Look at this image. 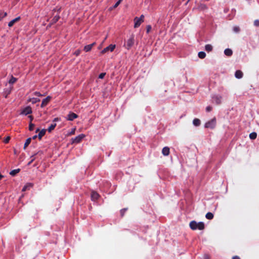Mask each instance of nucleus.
<instances>
[{
	"instance_id": "obj_1",
	"label": "nucleus",
	"mask_w": 259,
	"mask_h": 259,
	"mask_svg": "<svg viewBox=\"0 0 259 259\" xmlns=\"http://www.w3.org/2000/svg\"><path fill=\"white\" fill-rule=\"evenodd\" d=\"M189 227L192 230H196L197 229L203 230L205 228V225L202 222L197 223L195 221H192L189 223Z\"/></svg>"
},
{
	"instance_id": "obj_2",
	"label": "nucleus",
	"mask_w": 259,
	"mask_h": 259,
	"mask_svg": "<svg viewBox=\"0 0 259 259\" xmlns=\"http://www.w3.org/2000/svg\"><path fill=\"white\" fill-rule=\"evenodd\" d=\"M135 44V36L133 34L131 35L130 38L125 41L124 44V47L125 49L129 50L134 46Z\"/></svg>"
},
{
	"instance_id": "obj_3",
	"label": "nucleus",
	"mask_w": 259,
	"mask_h": 259,
	"mask_svg": "<svg viewBox=\"0 0 259 259\" xmlns=\"http://www.w3.org/2000/svg\"><path fill=\"white\" fill-rule=\"evenodd\" d=\"M216 118L214 117L210 120H209L205 124V127L208 128L213 129L216 125Z\"/></svg>"
},
{
	"instance_id": "obj_4",
	"label": "nucleus",
	"mask_w": 259,
	"mask_h": 259,
	"mask_svg": "<svg viewBox=\"0 0 259 259\" xmlns=\"http://www.w3.org/2000/svg\"><path fill=\"white\" fill-rule=\"evenodd\" d=\"M115 48V45H110L109 46L107 47L106 48H104L101 52L102 54H104L106 53L108 51L112 52L114 51V50Z\"/></svg>"
},
{
	"instance_id": "obj_5",
	"label": "nucleus",
	"mask_w": 259,
	"mask_h": 259,
	"mask_svg": "<svg viewBox=\"0 0 259 259\" xmlns=\"http://www.w3.org/2000/svg\"><path fill=\"white\" fill-rule=\"evenodd\" d=\"M85 137L84 135L83 134H80L78 135V136L76 137L74 139H72V143H79L81 142V141L82 140V139Z\"/></svg>"
},
{
	"instance_id": "obj_6",
	"label": "nucleus",
	"mask_w": 259,
	"mask_h": 259,
	"mask_svg": "<svg viewBox=\"0 0 259 259\" xmlns=\"http://www.w3.org/2000/svg\"><path fill=\"white\" fill-rule=\"evenodd\" d=\"M51 97H50V96H48L47 98L43 99L42 101V103L41 104L40 107L41 108L45 107L50 102V101H51Z\"/></svg>"
},
{
	"instance_id": "obj_7",
	"label": "nucleus",
	"mask_w": 259,
	"mask_h": 259,
	"mask_svg": "<svg viewBox=\"0 0 259 259\" xmlns=\"http://www.w3.org/2000/svg\"><path fill=\"white\" fill-rule=\"evenodd\" d=\"M32 113V109L30 106H27L21 112V114L24 115H28Z\"/></svg>"
},
{
	"instance_id": "obj_8",
	"label": "nucleus",
	"mask_w": 259,
	"mask_h": 259,
	"mask_svg": "<svg viewBox=\"0 0 259 259\" xmlns=\"http://www.w3.org/2000/svg\"><path fill=\"white\" fill-rule=\"evenodd\" d=\"M77 117L78 115L76 114L73 112H70L68 115L67 119L68 120L72 121L74 119L76 118Z\"/></svg>"
},
{
	"instance_id": "obj_9",
	"label": "nucleus",
	"mask_w": 259,
	"mask_h": 259,
	"mask_svg": "<svg viewBox=\"0 0 259 259\" xmlns=\"http://www.w3.org/2000/svg\"><path fill=\"white\" fill-rule=\"evenodd\" d=\"M134 22H135L134 27L138 28L140 26L141 24L143 22V21H141L139 19V17H136L134 19Z\"/></svg>"
},
{
	"instance_id": "obj_10",
	"label": "nucleus",
	"mask_w": 259,
	"mask_h": 259,
	"mask_svg": "<svg viewBox=\"0 0 259 259\" xmlns=\"http://www.w3.org/2000/svg\"><path fill=\"white\" fill-rule=\"evenodd\" d=\"M162 153L164 156H168L169 154V148L164 147L162 150Z\"/></svg>"
},
{
	"instance_id": "obj_11",
	"label": "nucleus",
	"mask_w": 259,
	"mask_h": 259,
	"mask_svg": "<svg viewBox=\"0 0 259 259\" xmlns=\"http://www.w3.org/2000/svg\"><path fill=\"white\" fill-rule=\"evenodd\" d=\"M99 197V195L96 192H92L91 193V198L93 201L97 200Z\"/></svg>"
},
{
	"instance_id": "obj_12",
	"label": "nucleus",
	"mask_w": 259,
	"mask_h": 259,
	"mask_svg": "<svg viewBox=\"0 0 259 259\" xmlns=\"http://www.w3.org/2000/svg\"><path fill=\"white\" fill-rule=\"evenodd\" d=\"M20 20V17H18L15 19H14L13 20H11L8 24V26L9 27H12L14 25V24L18 22V21H19Z\"/></svg>"
},
{
	"instance_id": "obj_13",
	"label": "nucleus",
	"mask_w": 259,
	"mask_h": 259,
	"mask_svg": "<svg viewBox=\"0 0 259 259\" xmlns=\"http://www.w3.org/2000/svg\"><path fill=\"white\" fill-rule=\"evenodd\" d=\"M95 45V42H93L91 44H90V45H87L85 46L84 47V50L86 52H89L91 50L92 48H93V47Z\"/></svg>"
},
{
	"instance_id": "obj_14",
	"label": "nucleus",
	"mask_w": 259,
	"mask_h": 259,
	"mask_svg": "<svg viewBox=\"0 0 259 259\" xmlns=\"http://www.w3.org/2000/svg\"><path fill=\"white\" fill-rule=\"evenodd\" d=\"M60 19L59 15L55 16L51 20L50 25H53L56 23Z\"/></svg>"
},
{
	"instance_id": "obj_15",
	"label": "nucleus",
	"mask_w": 259,
	"mask_h": 259,
	"mask_svg": "<svg viewBox=\"0 0 259 259\" xmlns=\"http://www.w3.org/2000/svg\"><path fill=\"white\" fill-rule=\"evenodd\" d=\"M235 76L237 78H241L243 77V73L241 70H237L235 72Z\"/></svg>"
},
{
	"instance_id": "obj_16",
	"label": "nucleus",
	"mask_w": 259,
	"mask_h": 259,
	"mask_svg": "<svg viewBox=\"0 0 259 259\" xmlns=\"http://www.w3.org/2000/svg\"><path fill=\"white\" fill-rule=\"evenodd\" d=\"M32 187L33 184L32 183H27L22 188V191H25L27 190H28L30 188H32Z\"/></svg>"
},
{
	"instance_id": "obj_17",
	"label": "nucleus",
	"mask_w": 259,
	"mask_h": 259,
	"mask_svg": "<svg viewBox=\"0 0 259 259\" xmlns=\"http://www.w3.org/2000/svg\"><path fill=\"white\" fill-rule=\"evenodd\" d=\"M224 54L227 56H231L233 54V52L230 49H226L224 51Z\"/></svg>"
},
{
	"instance_id": "obj_18",
	"label": "nucleus",
	"mask_w": 259,
	"mask_h": 259,
	"mask_svg": "<svg viewBox=\"0 0 259 259\" xmlns=\"http://www.w3.org/2000/svg\"><path fill=\"white\" fill-rule=\"evenodd\" d=\"M213 100L215 101L217 104H220L221 103L222 97L220 96H215L213 98Z\"/></svg>"
},
{
	"instance_id": "obj_19",
	"label": "nucleus",
	"mask_w": 259,
	"mask_h": 259,
	"mask_svg": "<svg viewBox=\"0 0 259 259\" xmlns=\"http://www.w3.org/2000/svg\"><path fill=\"white\" fill-rule=\"evenodd\" d=\"M46 132V130L45 129H43L39 132L38 134V138L39 140H41L42 137L45 135Z\"/></svg>"
},
{
	"instance_id": "obj_20",
	"label": "nucleus",
	"mask_w": 259,
	"mask_h": 259,
	"mask_svg": "<svg viewBox=\"0 0 259 259\" xmlns=\"http://www.w3.org/2000/svg\"><path fill=\"white\" fill-rule=\"evenodd\" d=\"M28 102H31L32 104H35L37 102H38L40 101V99L36 98H30L28 100Z\"/></svg>"
},
{
	"instance_id": "obj_21",
	"label": "nucleus",
	"mask_w": 259,
	"mask_h": 259,
	"mask_svg": "<svg viewBox=\"0 0 259 259\" xmlns=\"http://www.w3.org/2000/svg\"><path fill=\"white\" fill-rule=\"evenodd\" d=\"M20 171V169L19 168H18V169H14V170H12V171H10V174L12 176H15L16 174H17L19 171Z\"/></svg>"
},
{
	"instance_id": "obj_22",
	"label": "nucleus",
	"mask_w": 259,
	"mask_h": 259,
	"mask_svg": "<svg viewBox=\"0 0 259 259\" xmlns=\"http://www.w3.org/2000/svg\"><path fill=\"white\" fill-rule=\"evenodd\" d=\"M56 126V123H52L48 128V131L49 133L51 132Z\"/></svg>"
},
{
	"instance_id": "obj_23",
	"label": "nucleus",
	"mask_w": 259,
	"mask_h": 259,
	"mask_svg": "<svg viewBox=\"0 0 259 259\" xmlns=\"http://www.w3.org/2000/svg\"><path fill=\"white\" fill-rule=\"evenodd\" d=\"M205 50L206 51L209 52L212 50V46L209 44L206 45L205 46Z\"/></svg>"
},
{
	"instance_id": "obj_24",
	"label": "nucleus",
	"mask_w": 259,
	"mask_h": 259,
	"mask_svg": "<svg viewBox=\"0 0 259 259\" xmlns=\"http://www.w3.org/2000/svg\"><path fill=\"white\" fill-rule=\"evenodd\" d=\"M200 120L198 118H195L193 121V123L195 126H199L200 124Z\"/></svg>"
},
{
	"instance_id": "obj_25",
	"label": "nucleus",
	"mask_w": 259,
	"mask_h": 259,
	"mask_svg": "<svg viewBox=\"0 0 259 259\" xmlns=\"http://www.w3.org/2000/svg\"><path fill=\"white\" fill-rule=\"evenodd\" d=\"M205 217L208 220H212L213 218V214L212 213L208 212L206 214Z\"/></svg>"
},
{
	"instance_id": "obj_26",
	"label": "nucleus",
	"mask_w": 259,
	"mask_h": 259,
	"mask_svg": "<svg viewBox=\"0 0 259 259\" xmlns=\"http://www.w3.org/2000/svg\"><path fill=\"white\" fill-rule=\"evenodd\" d=\"M31 138H28L26 141H25V143L24 144V149H25L30 144V142H31Z\"/></svg>"
},
{
	"instance_id": "obj_27",
	"label": "nucleus",
	"mask_w": 259,
	"mask_h": 259,
	"mask_svg": "<svg viewBox=\"0 0 259 259\" xmlns=\"http://www.w3.org/2000/svg\"><path fill=\"white\" fill-rule=\"evenodd\" d=\"M257 134L255 132H252L249 134V138L251 140H254L256 138Z\"/></svg>"
},
{
	"instance_id": "obj_28",
	"label": "nucleus",
	"mask_w": 259,
	"mask_h": 259,
	"mask_svg": "<svg viewBox=\"0 0 259 259\" xmlns=\"http://www.w3.org/2000/svg\"><path fill=\"white\" fill-rule=\"evenodd\" d=\"M198 56L199 58L203 59L206 56V54L204 52H200L198 53Z\"/></svg>"
},
{
	"instance_id": "obj_29",
	"label": "nucleus",
	"mask_w": 259,
	"mask_h": 259,
	"mask_svg": "<svg viewBox=\"0 0 259 259\" xmlns=\"http://www.w3.org/2000/svg\"><path fill=\"white\" fill-rule=\"evenodd\" d=\"M7 16L6 12H1L0 13V21H1L4 17Z\"/></svg>"
},
{
	"instance_id": "obj_30",
	"label": "nucleus",
	"mask_w": 259,
	"mask_h": 259,
	"mask_svg": "<svg viewBox=\"0 0 259 259\" xmlns=\"http://www.w3.org/2000/svg\"><path fill=\"white\" fill-rule=\"evenodd\" d=\"M17 81V78L12 76L11 78L9 80V83L10 84H13Z\"/></svg>"
},
{
	"instance_id": "obj_31",
	"label": "nucleus",
	"mask_w": 259,
	"mask_h": 259,
	"mask_svg": "<svg viewBox=\"0 0 259 259\" xmlns=\"http://www.w3.org/2000/svg\"><path fill=\"white\" fill-rule=\"evenodd\" d=\"M35 125L32 123V122H29V130L30 131H32L34 130V127Z\"/></svg>"
},
{
	"instance_id": "obj_32",
	"label": "nucleus",
	"mask_w": 259,
	"mask_h": 259,
	"mask_svg": "<svg viewBox=\"0 0 259 259\" xmlns=\"http://www.w3.org/2000/svg\"><path fill=\"white\" fill-rule=\"evenodd\" d=\"M240 30V29L239 26H236L233 27V31L236 33L239 32Z\"/></svg>"
},
{
	"instance_id": "obj_33",
	"label": "nucleus",
	"mask_w": 259,
	"mask_h": 259,
	"mask_svg": "<svg viewBox=\"0 0 259 259\" xmlns=\"http://www.w3.org/2000/svg\"><path fill=\"white\" fill-rule=\"evenodd\" d=\"M127 208H123L120 210V215H121V217H123L124 214L125 212V211L127 210Z\"/></svg>"
},
{
	"instance_id": "obj_34",
	"label": "nucleus",
	"mask_w": 259,
	"mask_h": 259,
	"mask_svg": "<svg viewBox=\"0 0 259 259\" xmlns=\"http://www.w3.org/2000/svg\"><path fill=\"white\" fill-rule=\"evenodd\" d=\"M152 29V27L151 25H149L146 26V32L147 33H149Z\"/></svg>"
},
{
	"instance_id": "obj_35",
	"label": "nucleus",
	"mask_w": 259,
	"mask_h": 259,
	"mask_svg": "<svg viewBox=\"0 0 259 259\" xmlns=\"http://www.w3.org/2000/svg\"><path fill=\"white\" fill-rule=\"evenodd\" d=\"M105 75H106V73H105V72L101 73L99 74V78L100 79H103L105 77Z\"/></svg>"
},
{
	"instance_id": "obj_36",
	"label": "nucleus",
	"mask_w": 259,
	"mask_h": 259,
	"mask_svg": "<svg viewBox=\"0 0 259 259\" xmlns=\"http://www.w3.org/2000/svg\"><path fill=\"white\" fill-rule=\"evenodd\" d=\"M254 25L256 27L259 26V20H255L254 21Z\"/></svg>"
},
{
	"instance_id": "obj_37",
	"label": "nucleus",
	"mask_w": 259,
	"mask_h": 259,
	"mask_svg": "<svg viewBox=\"0 0 259 259\" xmlns=\"http://www.w3.org/2000/svg\"><path fill=\"white\" fill-rule=\"evenodd\" d=\"M212 107L210 106H208L206 108V111L207 112H210L212 110Z\"/></svg>"
},
{
	"instance_id": "obj_38",
	"label": "nucleus",
	"mask_w": 259,
	"mask_h": 259,
	"mask_svg": "<svg viewBox=\"0 0 259 259\" xmlns=\"http://www.w3.org/2000/svg\"><path fill=\"white\" fill-rule=\"evenodd\" d=\"M34 95L36 96L41 97L42 96L39 92H35L34 93Z\"/></svg>"
},
{
	"instance_id": "obj_39",
	"label": "nucleus",
	"mask_w": 259,
	"mask_h": 259,
	"mask_svg": "<svg viewBox=\"0 0 259 259\" xmlns=\"http://www.w3.org/2000/svg\"><path fill=\"white\" fill-rule=\"evenodd\" d=\"M10 140V137H7L5 140H4V143H9V141Z\"/></svg>"
},
{
	"instance_id": "obj_40",
	"label": "nucleus",
	"mask_w": 259,
	"mask_h": 259,
	"mask_svg": "<svg viewBox=\"0 0 259 259\" xmlns=\"http://www.w3.org/2000/svg\"><path fill=\"white\" fill-rule=\"evenodd\" d=\"M120 4V2L117 1V2L115 4V5L113 6V8H114V9H115L116 8H117V7L119 6V5Z\"/></svg>"
},
{
	"instance_id": "obj_41",
	"label": "nucleus",
	"mask_w": 259,
	"mask_h": 259,
	"mask_svg": "<svg viewBox=\"0 0 259 259\" xmlns=\"http://www.w3.org/2000/svg\"><path fill=\"white\" fill-rule=\"evenodd\" d=\"M204 259H209L210 256L208 254H204L203 256Z\"/></svg>"
},
{
	"instance_id": "obj_42",
	"label": "nucleus",
	"mask_w": 259,
	"mask_h": 259,
	"mask_svg": "<svg viewBox=\"0 0 259 259\" xmlns=\"http://www.w3.org/2000/svg\"><path fill=\"white\" fill-rule=\"evenodd\" d=\"M144 16L143 15H142L140 17H139V19L143 22L144 21Z\"/></svg>"
},
{
	"instance_id": "obj_43",
	"label": "nucleus",
	"mask_w": 259,
	"mask_h": 259,
	"mask_svg": "<svg viewBox=\"0 0 259 259\" xmlns=\"http://www.w3.org/2000/svg\"><path fill=\"white\" fill-rule=\"evenodd\" d=\"M28 117L30 119V122H32V121L33 119V117L32 115H29Z\"/></svg>"
},
{
	"instance_id": "obj_44",
	"label": "nucleus",
	"mask_w": 259,
	"mask_h": 259,
	"mask_svg": "<svg viewBox=\"0 0 259 259\" xmlns=\"http://www.w3.org/2000/svg\"><path fill=\"white\" fill-rule=\"evenodd\" d=\"M74 54H75V55L76 56H78V55H79V54H80V51H79V50H77V51H76L75 52Z\"/></svg>"
},
{
	"instance_id": "obj_45",
	"label": "nucleus",
	"mask_w": 259,
	"mask_h": 259,
	"mask_svg": "<svg viewBox=\"0 0 259 259\" xmlns=\"http://www.w3.org/2000/svg\"><path fill=\"white\" fill-rule=\"evenodd\" d=\"M232 259H241L239 256L236 255L232 257Z\"/></svg>"
},
{
	"instance_id": "obj_46",
	"label": "nucleus",
	"mask_w": 259,
	"mask_h": 259,
	"mask_svg": "<svg viewBox=\"0 0 259 259\" xmlns=\"http://www.w3.org/2000/svg\"><path fill=\"white\" fill-rule=\"evenodd\" d=\"M60 120V119L58 117L57 118H54V119L53 120V122L55 123V122L57 121H59Z\"/></svg>"
},
{
	"instance_id": "obj_47",
	"label": "nucleus",
	"mask_w": 259,
	"mask_h": 259,
	"mask_svg": "<svg viewBox=\"0 0 259 259\" xmlns=\"http://www.w3.org/2000/svg\"><path fill=\"white\" fill-rule=\"evenodd\" d=\"M38 136L34 135V136L32 137V139H35Z\"/></svg>"
},
{
	"instance_id": "obj_48",
	"label": "nucleus",
	"mask_w": 259,
	"mask_h": 259,
	"mask_svg": "<svg viewBox=\"0 0 259 259\" xmlns=\"http://www.w3.org/2000/svg\"><path fill=\"white\" fill-rule=\"evenodd\" d=\"M34 156V155H33V156H31V157H32V158H32V159L31 160V161L30 163H31V162H32L34 160V158H33Z\"/></svg>"
},
{
	"instance_id": "obj_49",
	"label": "nucleus",
	"mask_w": 259,
	"mask_h": 259,
	"mask_svg": "<svg viewBox=\"0 0 259 259\" xmlns=\"http://www.w3.org/2000/svg\"><path fill=\"white\" fill-rule=\"evenodd\" d=\"M4 178V176H3L2 175H1V174H0V180H1V179H2V178Z\"/></svg>"
},
{
	"instance_id": "obj_50",
	"label": "nucleus",
	"mask_w": 259,
	"mask_h": 259,
	"mask_svg": "<svg viewBox=\"0 0 259 259\" xmlns=\"http://www.w3.org/2000/svg\"><path fill=\"white\" fill-rule=\"evenodd\" d=\"M75 132V129H74L71 133V134H74Z\"/></svg>"
},
{
	"instance_id": "obj_51",
	"label": "nucleus",
	"mask_w": 259,
	"mask_h": 259,
	"mask_svg": "<svg viewBox=\"0 0 259 259\" xmlns=\"http://www.w3.org/2000/svg\"><path fill=\"white\" fill-rule=\"evenodd\" d=\"M39 131V128H37L36 130V133H37Z\"/></svg>"
},
{
	"instance_id": "obj_52",
	"label": "nucleus",
	"mask_w": 259,
	"mask_h": 259,
	"mask_svg": "<svg viewBox=\"0 0 259 259\" xmlns=\"http://www.w3.org/2000/svg\"><path fill=\"white\" fill-rule=\"evenodd\" d=\"M42 152L41 151H39V152H38V153L37 154H42Z\"/></svg>"
},
{
	"instance_id": "obj_53",
	"label": "nucleus",
	"mask_w": 259,
	"mask_h": 259,
	"mask_svg": "<svg viewBox=\"0 0 259 259\" xmlns=\"http://www.w3.org/2000/svg\"><path fill=\"white\" fill-rule=\"evenodd\" d=\"M118 2H120V3H121V2L122 1V0H118Z\"/></svg>"
},
{
	"instance_id": "obj_54",
	"label": "nucleus",
	"mask_w": 259,
	"mask_h": 259,
	"mask_svg": "<svg viewBox=\"0 0 259 259\" xmlns=\"http://www.w3.org/2000/svg\"><path fill=\"white\" fill-rule=\"evenodd\" d=\"M190 1V0H188V2H187V3H188V2H189Z\"/></svg>"
}]
</instances>
